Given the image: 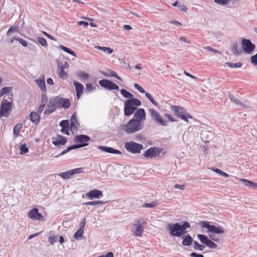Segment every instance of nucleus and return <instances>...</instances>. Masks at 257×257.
Returning a JSON list of instances; mask_svg holds the SVG:
<instances>
[{"mask_svg": "<svg viewBox=\"0 0 257 257\" xmlns=\"http://www.w3.org/2000/svg\"><path fill=\"white\" fill-rule=\"evenodd\" d=\"M15 40L18 41L19 42V43L25 47H26L28 46V43L23 39L18 37V39H15Z\"/></svg>", "mask_w": 257, "mask_h": 257, "instance_id": "48", "label": "nucleus"}, {"mask_svg": "<svg viewBox=\"0 0 257 257\" xmlns=\"http://www.w3.org/2000/svg\"><path fill=\"white\" fill-rule=\"evenodd\" d=\"M134 226L135 227V228L132 230L134 235L136 236H142L144 231V227L142 226V225L135 224L134 225Z\"/></svg>", "mask_w": 257, "mask_h": 257, "instance_id": "22", "label": "nucleus"}, {"mask_svg": "<svg viewBox=\"0 0 257 257\" xmlns=\"http://www.w3.org/2000/svg\"><path fill=\"white\" fill-rule=\"evenodd\" d=\"M190 256L191 257H204L203 255L202 254H198L195 252H192L190 253Z\"/></svg>", "mask_w": 257, "mask_h": 257, "instance_id": "62", "label": "nucleus"}, {"mask_svg": "<svg viewBox=\"0 0 257 257\" xmlns=\"http://www.w3.org/2000/svg\"><path fill=\"white\" fill-rule=\"evenodd\" d=\"M231 51H232L233 54L236 56L240 55L242 51L241 50H238L237 42H234L232 44V46L231 47Z\"/></svg>", "mask_w": 257, "mask_h": 257, "instance_id": "28", "label": "nucleus"}, {"mask_svg": "<svg viewBox=\"0 0 257 257\" xmlns=\"http://www.w3.org/2000/svg\"><path fill=\"white\" fill-rule=\"evenodd\" d=\"M84 233V230L82 229H79L74 234L73 237L75 239H78L82 236Z\"/></svg>", "mask_w": 257, "mask_h": 257, "instance_id": "44", "label": "nucleus"}, {"mask_svg": "<svg viewBox=\"0 0 257 257\" xmlns=\"http://www.w3.org/2000/svg\"><path fill=\"white\" fill-rule=\"evenodd\" d=\"M59 125L62 128H69V122L67 119L63 120L60 121Z\"/></svg>", "mask_w": 257, "mask_h": 257, "instance_id": "37", "label": "nucleus"}, {"mask_svg": "<svg viewBox=\"0 0 257 257\" xmlns=\"http://www.w3.org/2000/svg\"><path fill=\"white\" fill-rule=\"evenodd\" d=\"M149 110L152 119L162 126L168 125L167 121L162 118L160 114L157 110L154 108H150Z\"/></svg>", "mask_w": 257, "mask_h": 257, "instance_id": "9", "label": "nucleus"}, {"mask_svg": "<svg viewBox=\"0 0 257 257\" xmlns=\"http://www.w3.org/2000/svg\"><path fill=\"white\" fill-rule=\"evenodd\" d=\"M77 24L79 26L83 25L84 27H87L89 25V24L87 22H85V21H81L78 22L77 23Z\"/></svg>", "mask_w": 257, "mask_h": 257, "instance_id": "58", "label": "nucleus"}, {"mask_svg": "<svg viewBox=\"0 0 257 257\" xmlns=\"http://www.w3.org/2000/svg\"><path fill=\"white\" fill-rule=\"evenodd\" d=\"M12 102L4 99L0 106V117H9L12 111Z\"/></svg>", "mask_w": 257, "mask_h": 257, "instance_id": "6", "label": "nucleus"}, {"mask_svg": "<svg viewBox=\"0 0 257 257\" xmlns=\"http://www.w3.org/2000/svg\"><path fill=\"white\" fill-rule=\"evenodd\" d=\"M86 88L89 92H91L95 89V87H93L92 83H87L86 84Z\"/></svg>", "mask_w": 257, "mask_h": 257, "instance_id": "53", "label": "nucleus"}, {"mask_svg": "<svg viewBox=\"0 0 257 257\" xmlns=\"http://www.w3.org/2000/svg\"><path fill=\"white\" fill-rule=\"evenodd\" d=\"M59 48L61 49H62V50H63L64 51H65V52H67V53L70 54L74 57H77V55H76L75 52H74L73 51L71 50L68 47H66L63 45H60Z\"/></svg>", "mask_w": 257, "mask_h": 257, "instance_id": "29", "label": "nucleus"}, {"mask_svg": "<svg viewBox=\"0 0 257 257\" xmlns=\"http://www.w3.org/2000/svg\"><path fill=\"white\" fill-rule=\"evenodd\" d=\"M134 87H135L136 89H137L141 93H145L146 94V92L145 91V90L139 84L135 83L134 85Z\"/></svg>", "mask_w": 257, "mask_h": 257, "instance_id": "50", "label": "nucleus"}, {"mask_svg": "<svg viewBox=\"0 0 257 257\" xmlns=\"http://www.w3.org/2000/svg\"><path fill=\"white\" fill-rule=\"evenodd\" d=\"M71 101L68 98H63L58 96H53L49 99L47 107H51L55 111L58 108L68 109L70 107Z\"/></svg>", "mask_w": 257, "mask_h": 257, "instance_id": "4", "label": "nucleus"}, {"mask_svg": "<svg viewBox=\"0 0 257 257\" xmlns=\"http://www.w3.org/2000/svg\"><path fill=\"white\" fill-rule=\"evenodd\" d=\"M251 63L254 65H257V53L250 57Z\"/></svg>", "mask_w": 257, "mask_h": 257, "instance_id": "51", "label": "nucleus"}, {"mask_svg": "<svg viewBox=\"0 0 257 257\" xmlns=\"http://www.w3.org/2000/svg\"><path fill=\"white\" fill-rule=\"evenodd\" d=\"M167 227L171 236L180 237L187 233V229L190 228L191 225L188 222L183 221L181 222L169 223Z\"/></svg>", "mask_w": 257, "mask_h": 257, "instance_id": "3", "label": "nucleus"}, {"mask_svg": "<svg viewBox=\"0 0 257 257\" xmlns=\"http://www.w3.org/2000/svg\"><path fill=\"white\" fill-rule=\"evenodd\" d=\"M90 140V138L87 135H80L74 137V141L76 143L85 144L84 147L88 145V142Z\"/></svg>", "mask_w": 257, "mask_h": 257, "instance_id": "16", "label": "nucleus"}, {"mask_svg": "<svg viewBox=\"0 0 257 257\" xmlns=\"http://www.w3.org/2000/svg\"><path fill=\"white\" fill-rule=\"evenodd\" d=\"M171 109L174 111L175 115L184 120L186 122H188V118H192V116L187 113L186 110L183 107L179 106H172Z\"/></svg>", "mask_w": 257, "mask_h": 257, "instance_id": "5", "label": "nucleus"}, {"mask_svg": "<svg viewBox=\"0 0 257 257\" xmlns=\"http://www.w3.org/2000/svg\"><path fill=\"white\" fill-rule=\"evenodd\" d=\"M180 237L183 239L182 244L183 246H189L193 243V239L189 234H185Z\"/></svg>", "mask_w": 257, "mask_h": 257, "instance_id": "19", "label": "nucleus"}, {"mask_svg": "<svg viewBox=\"0 0 257 257\" xmlns=\"http://www.w3.org/2000/svg\"><path fill=\"white\" fill-rule=\"evenodd\" d=\"M48 109H46L44 111V114H49L53 112L54 111H55L54 109H52L51 107H48Z\"/></svg>", "mask_w": 257, "mask_h": 257, "instance_id": "59", "label": "nucleus"}, {"mask_svg": "<svg viewBox=\"0 0 257 257\" xmlns=\"http://www.w3.org/2000/svg\"><path fill=\"white\" fill-rule=\"evenodd\" d=\"M157 205V203L152 202V203H145L143 205V207L153 208Z\"/></svg>", "mask_w": 257, "mask_h": 257, "instance_id": "46", "label": "nucleus"}, {"mask_svg": "<svg viewBox=\"0 0 257 257\" xmlns=\"http://www.w3.org/2000/svg\"><path fill=\"white\" fill-rule=\"evenodd\" d=\"M59 77L61 79L66 78L68 77L67 73L64 70L59 71L58 72Z\"/></svg>", "mask_w": 257, "mask_h": 257, "instance_id": "47", "label": "nucleus"}, {"mask_svg": "<svg viewBox=\"0 0 257 257\" xmlns=\"http://www.w3.org/2000/svg\"><path fill=\"white\" fill-rule=\"evenodd\" d=\"M48 101L47 94L44 93H42L41 98V104L46 105L47 103H48Z\"/></svg>", "mask_w": 257, "mask_h": 257, "instance_id": "39", "label": "nucleus"}, {"mask_svg": "<svg viewBox=\"0 0 257 257\" xmlns=\"http://www.w3.org/2000/svg\"><path fill=\"white\" fill-rule=\"evenodd\" d=\"M98 257H113V254L112 252H108L105 254L101 255Z\"/></svg>", "mask_w": 257, "mask_h": 257, "instance_id": "61", "label": "nucleus"}, {"mask_svg": "<svg viewBox=\"0 0 257 257\" xmlns=\"http://www.w3.org/2000/svg\"><path fill=\"white\" fill-rule=\"evenodd\" d=\"M37 41L43 47H46L48 45L46 40L43 37H38Z\"/></svg>", "mask_w": 257, "mask_h": 257, "instance_id": "43", "label": "nucleus"}, {"mask_svg": "<svg viewBox=\"0 0 257 257\" xmlns=\"http://www.w3.org/2000/svg\"><path fill=\"white\" fill-rule=\"evenodd\" d=\"M71 171L73 174V175L75 174H79L83 172V168H78L76 169H74L73 170H71Z\"/></svg>", "mask_w": 257, "mask_h": 257, "instance_id": "49", "label": "nucleus"}, {"mask_svg": "<svg viewBox=\"0 0 257 257\" xmlns=\"http://www.w3.org/2000/svg\"><path fill=\"white\" fill-rule=\"evenodd\" d=\"M120 93L124 97L128 98L124 103V114L125 116H130L137 110V107L141 105V101L134 98L133 94L125 89H121Z\"/></svg>", "mask_w": 257, "mask_h": 257, "instance_id": "2", "label": "nucleus"}, {"mask_svg": "<svg viewBox=\"0 0 257 257\" xmlns=\"http://www.w3.org/2000/svg\"><path fill=\"white\" fill-rule=\"evenodd\" d=\"M76 75L78 77L84 79H87L89 77V74L84 71H78Z\"/></svg>", "mask_w": 257, "mask_h": 257, "instance_id": "31", "label": "nucleus"}, {"mask_svg": "<svg viewBox=\"0 0 257 257\" xmlns=\"http://www.w3.org/2000/svg\"><path fill=\"white\" fill-rule=\"evenodd\" d=\"M211 170L212 171L215 172L216 173H218V174H220L223 176H224L226 177H227L229 176V175L228 174H227L225 172H223L222 170H221L219 169H217L216 168L212 167V168H211Z\"/></svg>", "mask_w": 257, "mask_h": 257, "instance_id": "40", "label": "nucleus"}, {"mask_svg": "<svg viewBox=\"0 0 257 257\" xmlns=\"http://www.w3.org/2000/svg\"><path fill=\"white\" fill-rule=\"evenodd\" d=\"M162 151L163 149L160 148L151 147L144 152V156L146 158L153 159L159 156Z\"/></svg>", "mask_w": 257, "mask_h": 257, "instance_id": "10", "label": "nucleus"}, {"mask_svg": "<svg viewBox=\"0 0 257 257\" xmlns=\"http://www.w3.org/2000/svg\"><path fill=\"white\" fill-rule=\"evenodd\" d=\"M165 116L166 117L168 118V119L171 121H176V120L174 119V117H173L170 114L168 113L165 114Z\"/></svg>", "mask_w": 257, "mask_h": 257, "instance_id": "63", "label": "nucleus"}, {"mask_svg": "<svg viewBox=\"0 0 257 257\" xmlns=\"http://www.w3.org/2000/svg\"><path fill=\"white\" fill-rule=\"evenodd\" d=\"M85 196L89 199L94 198L99 199L103 196L102 192L100 190L94 189L89 191L85 194Z\"/></svg>", "mask_w": 257, "mask_h": 257, "instance_id": "18", "label": "nucleus"}, {"mask_svg": "<svg viewBox=\"0 0 257 257\" xmlns=\"http://www.w3.org/2000/svg\"><path fill=\"white\" fill-rule=\"evenodd\" d=\"M145 95L154 105H155L156 106H158V104L154 99V98H153V97L150 93L147 92V93H146Z\"/></svg>", "mask_w": 257, "mask_h": 257, "instance_id": "45", "label": "nucleus"}, {"mask_svg": "<svg viewBox=\"0 0 257 257\" xmlns=\"http://www.w3.org/2000/svg\"><path fill=\"white\" fill-rule=\"evenodd\" d=\"M36 81L41 91L43 92H46V88L44 78L37 80Z\"/></svg>", "mask_w": 257, "mask_h": 257, "instance_id": "26", "label": "nucleus"}, {"mask_svg": "<svg viewBox=\"0 0 257 257\" xmlns=\"http://www.w3.org/2000/svg\"><path fill=\"white\" fill-rule=\"evenodd\" d=\"M64 70V65L62 62H58V72Z\"/></svg>", "mask_w": 257, "mask_h": 257, "instance_id": "56", "label": "nucleus"}, {"mask_svg": "<svg viewBox=\"0 0 257 257\" xmlns=\"http://www.w3.org/2000/svg\"><path fill=\"white\" fill-rule=\"evenodd\" d=\"M58 238V236H51L49 238L48 241L51 244H53L54 242L57 241Z\"/></svg>", "mask_w": 257, "mask_h": 257, "instance_id": "54", "label": "nucleus"}, {"mask_svg": "<svg viewBox=\"0 0 257 257\" xmlns=\"http://www.w3.org/2000/svg\"><path fill=\"white\" fill-rule=\"evenodd\" d=\"M30 120L35 124H37L39 123L40 120V116L38 112L32 111L30 114Z\"/></svg>", "mask_w": 257, "mask_h": 257, "instance_id": "23", "label": "nucleus"}, {"mask_svg": "<svg viewBox=\"0 0 257 257\" xmlns=\"http://www.w3.org/2000/svg\"><path fill=\"white\" fill-rule=\"evenodd\" d=\"M194 249L195 250H199L200 251H203L205 248V245H202L198 242L197 241H194Z\"/></svg>", "mask_w": 257, "mask_h": 257, "instance_id": "32", "label": "nucleus"}, {"mask_svg": "<svg viewBox=\"0 0 257 257\" xmlns=\"http://www.w3.org/2000/svg\"><path fill=\"white\" fill-rule=\"evenodd\" d=\"M70 130L72 132L73 130L77 131L78 128L80 127V125L78 121L77 113L76 112H74L72 114L70 118Z\"/></svg>", "mask_w": 257, "mask_h": 257, "instance_id": "15", "label": "nucleus"}, {"mask_svg": "<svg viewBox=\"0 0 257 257\" xmlns=\"http://www.w3.org/2000/svg\"><path fill=\"white\" fill-rule=\"evenodd\" d=\"M240 181L242 182H243L244 184L246 186H248V187H252L253 188H257V183H254L252 181H251L250 180H246V179H240Z\"/></svg>", "mask_w": 257, "mask_h": 257, "instance_id": "25", "label": "nucleus"}, {"mask_svg": "<svg viewBox=\"0 0 257 257\" xmlns=\"http://www.w3.org/2000/svg\"><path fill=\"white\" fill-rule=\"evenodd\" d=\"M199 225L202 228H207L208 232L211 233L221 234L224 232V230L221 227L211 225L210 224V222L207 221H200Z\"/></svg>", "mask_w": 257, "mask_h": 257, "instance_id": "7", "label": "nucleus"}, {"mask_svg": "<svg viewBox=\"0 0 257 257\" xmlns=\"http://www.w3.org/2000/svg\"><path fill=\"white\" fill-rule=\"evenodd\" d=\"M225 65L231 68H239L241 67L242 64L241 62H237L233 63L228 62L225 63Z\"/></svg>", "mask_w": 257, "mask_h": 257, "instance_id": "33", "label": "nucleus"}, {"mask_svg": "<svg viewBox=\"0 0 257 257\" xmlns=\"http://www.w3.org/2000/svg\"><path fill=\"white\" fill-rule=\"evenodd\" d=\"M71 172H72V171L71 170L65 172L60 173L59 174V175L60 177H61L62 178H63L64 179H66L69 178L71 176H72L73 175V174Z\"/></svg>", "mask_w": 257, "mask_h": 257, "instance_id": "30", "label": "nucleus"}, {"mask_svg": "<svg viewBox=\"0 0 257 257\" xmlns=\"http://www.w3.org/2000/svg\"><path fill=\"white\" fill-rule=\"evenodd\" d=\"M28 216L33 220H37L39 221L44 220V216L39 212L38 209L36 208L32 209L28 213Z\"/></svg>", "mask_w": 257, "mask_h": 257, "instance_id": "14", "label": "nucleus"}, {"mask_svg": "<svg viewBox=\"0 0 257 257\" xmlns=\"http://www.w3.org/2000/svg\"><path fill=\"white\" fill-rule=\"evenodd\" d=\"M228 96L230 100L233 103H235L237 105H240L241 106H243V107H245V105H244L242 102L240 101L236 97L232 95L231 93L228 92Z\"/></svg>", "mask_w": 257, "mask_h": 257, "instance_id": "24", "label": "nucleus"}, {"mask_svg": "<svg viewBox=\"0 0 257 257\" xmlns=\"http://www.w3.org/2000/svg\"><path fill=\"white\" fill-rule=\"evenodd\" d=\"M95 48L96 49L100 50L103 51L104 53H107L108 54H110L113 52V50L110 48L107 47H102L99 46H96Z\"/></svg>", "mask_w": 257, "mask_h": 257, "instance_id": "27", "label": "nucleus"}, {"mask_svg": "<svg viewBox=\"0 0 257 257\" xmlns=\"http://www.w3.org/2000/svg\"><path fill=\"white\" fill-rule=\"evenodd\" d=\"M97 149L101 150V151H104L107 152L108 153L114 154H118L121 155V152L116 149H114L113 148L106 147V146H98Z\"/></svg>", "mask_w": 257, "mask_h": 257, "instance_id": "20", "label": "nucleus"}, {"mask_svg": "<svg viewBox=\"0 0 257 257\" xmlns=\"http://www.w3.org/2000/svg\"><path fill=\"white\" fill-rule=\"evenodd\" d=\"M12 90L11 87H5L0 90V97H2L4 94L9 93Z\"/></svg>", "mask_w": 257, "mask_h": 257, "instance_id": "38", "label": "nucleus"}, {"mask_svg": "<svg viewBox=\"0 0 257 257\" xmlns=\"http://www.w3.org/2000/svg\"><path fill=\"white\" fill-rule=\"evenodd\" d=\"M84 145H85V144H78L77 143V144L73 145H71V146H70L69 147H68V150H69V151H70L72 150L83 148V147H84Z\"/></svg>", "mask_w": 257, "mask_h": 257, "instance_id": "36", "label": "nucleus"}, {"mask_svg": "<svg viewBox=\"0 0 257 257\" xmlns=\"http://www.w3.org/2000/svg\"><path fill=\"white\" fill-rule=\"evenodd\" d=\"M201 136L203 138H204L205 136H206L207 138L206 140L204 141L205 142H209V139L212 137V133L211 132L204 131L202 133Z\"/></svg>", "mask_w": 257, "mask_h": 257, "instance_id": "41", "label": "nucleus"}, {"mask_svg": "<svg viewBox=\"0 0 257 257\" xmlns=\"http://www.w3.org/2000/svg\"><path fill=\"white\" fill-rule=\"evenodd\" d=\"M209 237L210 238L209 239L212 241H218L219 240V238L214 234H209Z\"/></svg>", "mask_w": 257, "mask_h": 257, "instance_id": "52", "label": "nucleus"}, {"mask_svg": "<svg viewBox=\"0 0 257 257\" xmlns=\"http://www.w3.org/2000/svg\"><path fill=\"white\" fill-rule=\"evenodd\" d=\"M86 224V219L83 218L80 223V229H82L84 230L85 226Z\"/></svg>", "mask_w": 257, "mask_h": 257, "instance_id": "57", "label": "nucleus"}, {"mask_svg": "<svg viewBox=\"0 0 257 257\" xmlns=\"http://www.w3.org/2000/svg\"><path fill=\"white\" fill-rule=\"evenodd\" d=\"M29 151V149L26 144H23L20 146V154H25Z\"/></svg>", "mask_w": 257, "mask_h": 257, "instance_id": "42", "label": "nucleus"}, {"mask_svg": "<svg viewBox=\"0 0 257 257\" xmlns=\"http://www.w3.org/2000/svg\"><path fill=\"white\" fill-rule=\"evenodd\" d=\"M214 2L217 4L225 5L228 2V0H214Z\"/></svg>", "mask_w": 257, "mask_h": 257, "instance_id": "55", "label": "nucleus"}, {"mask_svg": "<svg viewBox=\"0 0 257 257\" xmlns=\"http://www.w3.org/2000/svg\"><path fill=\"white\" fill-rule=\"evenodd\" d=\"M46 105L41 104L38 109V113H41L44 110Z\"/></svg>", "mask_w": 257, "mask_h": 257, "instance_id": "64", "label": "nucleus"}, {"mask_svg": "<svg viewBox=\"0 0 257 257\" xmlns=\"http://www.w3.org/2000/svg\"><path fill=\"white\" fill-rule=\"evenodd\" d=\"M73 84L75 87L77 98L79 99L83 93L84 86L81 83L77 81H74Z\"/></svg>", "mask_w": 257, "mask_h": 257, "instance_id": "21", "label": "nucleus"}, {"mask_svg": "<svg viewBox=\"0 0 257 257\" xmlns=\"http://www.w3.org/2000/svg\"><path fill=\"white\" fill-rule=\"evenodd\" d=\"M134 116L126 124L121 125L120 127L127 134H132L142 130L144 127L143 121L146 119V113L144 108L137 109L134 112Z\"/></svg>", "mask_w": 257, "mask_h": 257, "instance_id": "1", "label": "nucleus"}, {"mask_svg": "<svg viewBox=\"0 0 257 257\" xmlns=\"http://www.w3.org/2000/svg\"><path fill=\"white\" fill-rule=\"evenodd\" d=\"M241 44L244 52L248 54H250L255 48V45L252 44L249 39H242Z\"/></svg>", "mask_w": 257, "mask_h": 257, "instance_id": "12", "label": "nucleus"}, {"mask_svg": "<svg viewBox=\"0 0 257 257\" xmlns=\"http://www.w3.org/2000/svg\"><path fill=\"white\" fill-rule=\"evenodd\" d=\"M197 237L202 243L204 244L210 248H215L217 247L216 243L209 239L207 236L204 234H199L197 235Z\"/></svg>", "mask_w": 257, "mask_h": 257, "instance_id": "13", "label": "nucleus"}, {"mask_svg": "<svg viewBox=\"0 0 257 257\" xmlns=\"http://www.w3.org/2000/svg\"><path fill=\"white\" fill-rule=\"evenodd\" d=\"M175 188L176 189H179L180 190H184L185 189V186L184 185H179L178 184H176L174 186Z\"/></svg>", "mask_w": 257, "mask_h": 257, "instance_id": "60", "label": "nucleus"}, {"mask_svg": "<svg viewBox=\"0 0 257 257\" xmlns=\"http://www.w3.org/2000/svg\"><path fill=\"white\" fill-rule=\"evenodd\" d=\"M52 143L56 147L64 145L67 142V139L60 135H57L56 138H52Z\"/></svg>", "mask_w": 257, "mask_h": 257, "instance_id": "17", "label": "nucleus"}, {"mask_svg": "<svg viewBox=\"0 0 257 257\" xmlns=\"http://www.w3.org/2000/svg\"><path fill=\"white\" fill-rule=\"evenodd\" d=\"M98 83L101 87L108 90H118L119 89L117 85L107 79H104L100 80L99 81Z\"/></svg>", "mask_w": 257, "mask_h": 257, "instance_id": "11", "label": "nucleus"}, {"mask_svg": "<svg viewBox=\"0 0 257 257\" xmlns=\"http://www.w3.org/2000/svg\"><path fill=\"white\" fill-rule=\"evenodd\" d=\"M124 147L128 152L132 154H139L143 149V145L133 141L125 143Z\"/></svg>", "mask_w": 257, "mask_h": 257, "instance_id": "8", "label": "nucleus"}, {"mask_svg": "<svg viewBox=\"0 0 257 257\" xmlns=\"http://www.w3.org/2000/svg\"><path fill=\"white\" fill-rule=\"evenodd\" d=\"M22 126V124H21V123H17V124H16V125H15V126L14 127V128H13V133H14V135L16 137L18 136V135H19V134L20 130V129L21 128Z\"/></svg>", "mask_w": 257, "mask_h": 257, "instance_id": "34", "label": "nucleus"}, {"mask_svg": "<svg viewBox=\"0 0 257 257\" xmlns=\"http://www.w3.org/2000/svg\"><path fill=\"white\" fill-rule=\"evenodd\" d=\"M84 145H85V144H78L77 143V144L73 145H71V146H70L69 147H68V150H69V151H70L72 150L83 148V147H84Z\"/></svg>", "mask_w": 257, "mask_h": 257, "instance_id": "35", "label": "nucleus"}]
</instances>
